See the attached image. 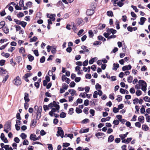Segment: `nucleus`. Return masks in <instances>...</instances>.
<instances>
[{
  "label": "nucleus",
  "mask_w": 150,
  "mask_h": 150,
  "mask_svg": "<svg viewBox=\"0 0 150 150\" xmlns=\"http://www.w3.org/2000/svg\"><path fill=\"white\" fill-rule=\"evenodd\" d=\"M34 109L37 111L36 115L35 118H34L32 121L30 125L35 127L36 124L41 117V114L42 111V107L41 106L38 107L37 105L35 106Z\"/></svg>",
  "instance_id": "nucleus-1"
},
{
  "label": "nucleus",
  "mask_w": 150,
  "mask_h": 150,
  "mask_svg": "<svg viewBox=\"0 0 150 150\" xmlns=\"http://www.w3.org/2000/svg\"><path fill=\"white\" fill-rule=\"evenodd\" d=\"M52 107L51 108V111L49 113V115L51 117L53 116L54 112H59V110L60 108L59 105L57 104L54 101L52 103Z\"/></svg>",
  "instance_id": "nucleus-2"
},
{
  "label": "nucleus",
  "mask_w": 150,
  "mask_h": 150,
  "mask_svg": "<svg viewBox=\"0 0 150 150\" xmlns=\"http://www.w3.org/2000/svg\"><path fill=\"white\" fill-rule=\"evenodd\" d=\"M11 122L10 121H8L4 125V131L6 133H8V132L11 130Z\"/></svg>",
  "instance_id": "nucleus-3"
},
{
  "label": "nucleus",
  "mask_w": 150,
  "mask_h": 150,
  "mask_svg": "<svg viewBox=\"0 0 150 150\" xmlns=\"http://www.w3.org/2000/svg\"><path fill=\"white\" fill-rule=\"evenodd\" d=\"M139 83L140 85V87H141V89L144 92L146 90L147 84L143 80H139Z\"/></svg>",
  "instance_id": "nucleus-4"
},
{
  "label": "nucleus",
  "mask_w": 150,
  "mask_h": 150,
  "mask_svg": "<svg viewBox=\"0 0 150 150\" xmlns=\"http://www.w3.org/2000/svg\"><path fill=\"white\" fill-rule=\"evenodd\" d=\"M13 82L14 84L16 86L20 85L21 83V81L20 77L17 76L13 80Z\"/></svg>",
  "instance_id": "nucleus-5"
},
{
  "label": "nucleus",
  "mask_w": 150,
  "mask_h": 150,
  "mask_svg": "<svg viewBox=\"0 0 150 150\" xmlns=\"http://www.w3.org/2000/svg\"><path fill=\"white\" fill-rule=\"evenodd\" d=\"M64 131L61 127L58 128V131L57 134V137L60 136L62 138L64 137Z\"/></svg>",
  "instance_id": "nucleus-6"
},
{
  "label": "nucleus",
  "mask_w": 150,
  "mask_h": 150,
  "mask_svg": "<svg viewBox=\"0 0 150 150\" xmlns=\"http://www.w3.org/2000/svg\"><path fill=\"white\" fill-rule=\"evenodd\" d=\"M117 4L119 7H121L124 4V3L119 1L118 0H116L114 1L113 5L114 6H115Z\"/></svg>",
  "instance_id": "nucleus-7"
},
{
  "label": "nucleus",
  "mask_w": 150,
  "mask_h": 150,
  "mask_svg": "<svg viewBox=\"0 0 150 150\" xmlns=\"http://www.w3.org/2000/svg\"><path fill=\"white\" fill-rule=\"evenodd\" d=\"M52 103H50L48 105H44L43 106L44 110L46 111V110H49L50 108V109L52 108Z\"/></svg>",
  "instance_id": "nucleus-8"
},
{
  "label": "nucleus",
  "mask_w": 150,
  "mask_h": 150,
  "mask_svg": "<svg viewBox=\"0 0 150 150\" xmlns=\"http://www.w3.org/2000/svg\"><path fill=\"white\" fill-rule=\"evenodd\" d=\"M94 12L93 9H89L87 10L86 12V15L88 16H91Z\"/></svg>",
  "instance_id": "nucleus-9"
},
{
  "label": "nucleus",
  "mask_w": 150,
  "mask_h": 150,
  "mask_svg": "<svg viewBox=\"0 0 150 150\" xmlns=\"http://www.w3.org/2000/svg\"><path fill=\"white\" fill-rule=\"evenodd\" d=\"M0 138L1 140L5 143H7L8 141L6 138L5 137V136L4 133H2L1 134Z\"/></svg>",
  "instance_id": "nucleus-10"
},
{
  "label": "nucleus",
  "mask_w": 150,
  "mask_h": 150,
  "mask_svg": "<svg viewBox=\"0 0 150 150\" xmlns=\"http://www.w3.org/2000/svg\"><path fill=\"white\" fill-rule=\"evenodd\" d=\"M24 96V98L25 101V102L28 103L30 100L29 98V94L28 93H25Z\"/></svg>",
  "instance_id": "nucleus-11"
},
{
  "label": "nucleus",
  "mask_w": 150,
  "mask_h": 150,
  "mask_svg": "<svg viewBox=\"0 0 150 150\" xmlns=\"http://www.w3.org/2000/svg\"><path fill=\"white\" fill-rule=\"evenodd\" d=\"M131 66L130 65L125 66L122 67V70L123 71H125L126 70H130L131 69Z\"/></svg>",
  "instance_id": "nucleus-12"
},
{
  "label": "nucleus",
  "mask_w": 150,
  "mask_h": 150,
  "mask_svg": "<svg viewBox=\"0 0 150 150\" xmlns=\"http://www.w3.org/2000/svg\"><path fill=\"white\" fill-rule=\"evenodd\" d=\"M68 91L70 93L71 95L72 96H73L74 95L77 96V94L76 93V91L74 90L73 89H69L68 90Z\"/></svg>",
  "instance_id": "nucleus-13"
},
{
  "label": "nucleus",
  "mask_w": 150,
  "mask_h": 150,
  "mask_svg": "<svg viewBox=\"0 0 150 150\" xmlns=\"http://www.w3.org/2000/svg\"><path fill=\"white\" fill-rule=\"evenodd\" d=\"M142 128L143 130L145 131H148L149 129L148 126L145 124L142 125Z\"/></svg>",
  "instance_id": "nucleus-14"
},
{
  "label": "nucleus",
  "mask_w": 150,
  "mask_h": 150,
  "mask_svg": "<svg viewBox=\"0 0 150 150\" xmlns=\"http://www.w3.org/2000/svg\"><path fill=\"white\" fill-rule=\"evenodd\" d=\"M146 20V18L144 17L141 18L140 21L139 22V24L142 25H143Z\"/></svg>",
  "instance_id": "nucleus-15"
},
{
  "label": "nucleus",
  "mask_w": 150,
  "mask_h": 150,
  "mask_svg": "<svg viewBox=\"0 0 150 150\" xmlns=\"http://www.w3.org/2000/svg\"><path fill=\"white\" fill-rule=\"evenodd\" d=\"M144 117L143 116H139L138 117V121H139L141 123H143L144 122Z\"/></svg>",
  "instance_id": "nucleus-16"
},
{
  "label": "nucleus",
  "mask_w": 150,
  "mask_h": 150,
  "mask_svg": "<svg viewBox=\"0 0 150 150\" xmlns=\"http://www.w3.org/2000/svg\"><path fill=\"white\" fill-rule=\"evenodd\" d=\"M108 31L110 33V34L112 33V35H113L116 33L117 31L113 29H108Z\"/></svg>",
  "instance_id": "nucleus-17"
},
{
  "label": "nucleus",
  "mask_w": 150,
  "mask_h": 150,
  "mask_svg": "<svg viewBox=\"0 0 150 150\" xmlns=\"http://www.w3.org/2000/svg\"><path fill=\"white\" fill-rule=\"evenodd\" d=\"M36 136L34 134H31L30 137V140L35 141L36 138Z\"/></svg>",
  "instance_id": "nucleus-18"
},
{
  "label": "nucleus",
  "mask_w": 150,
  "mask_h": 150,
  "mask_svg": "<svg viewBox=\"0 0 150 150\" xmlns=\"http://www.w3.org/2000/svg\"><path fill=\"white\" fill-rule=\"evenodd\" d=\"M95 88L97 91L100 90L101 89V86L98 83H97L95 86Z\"/></svg>",
  "instance_id": "nucleus-19"
},
{
  "label": "nucleus",
  "mask_w": 150,
  "mask_h": 150,
  "mask_svg": "<svg viewBox=\"0 0 150 150\" xmlns=\"http://www.w3.org/2000/svg\"><path fill=\"white\" fill-rule=\"evenodd\" d=\"M114 139V136L112 135H111L108 138V141L109 142H111L113 141Z\"/></svg>",
  "instance_id": "nucleus-20"
},
{
  "label": "nucleus",
  "mask_w": 150,
  "mask_h": 150,
  "mask_svg": "<svg viewBox=\"0 0 150 150\" xmlns=\"http://www.w3.org/2000/svg\"><path fill=\"white\" fill-rule=\"evenodd\" d=\"M119 65L118 64L114 63L113 64V67L112 68V69L113 70H116L119 67Z\"/></svg>",
  "instance_id": "nucleus-21"
},
{
  "label": "nucleus",
  "mask_w": 150,
  "mask_h": 150,
  "mask_svg": "<svg viewBox=\"0 0 150 150\" xmlns=\"http://www.w3.org/2000/svg\"><path fill=\"white\" fill-rule=\"evenodd\" d=\"M146 106L145 105H142V107L140 109V112L142 114H143L145 112V108Z\"/></svg>",
  "instance_id": "nucleus-22"
},
{
  "label": "nucleus",
  "mask_w": 150,
  "mask_h": 150,
  "mask_svg": "<svg viewBox=\"0 0 150 150\" xmlns=\"http://www.w3.org/2000/svg\"><path fill=\"white\" fill-rule=\"evenodd\" d=\"M7 71L6 70L2 68H0V74L3 75L5 74Z\"/></svg>",
  "instance_id": "nucleus-23"
},
{
  "label": "nucleus",
  "mask_w": 150,
  "mask_h": 150,
  "mask_svg": "<svg viewBox=\"0 0 150 150\" xmlns=\"http://www.w3.org/2000/svg\"><path fill=\"white\" fill-rule=\"evenodd\" d=\"M3 30L4 33L6 34H7L9 32L8 28L6 27L5 26H4L3 28Z\"/></svg>",
  "instance_id": "nucleus-24"
},
{
  "label": "nucleus",
  "mask_w": 150,
  "mask_h": 150,
  "mask_svg": "<svg viewBox=\"0 0 150 150\" xmlns=\"http://www.w3.org/2000/svg\"><path fill=\"white\" fill-rule=\"evenodd\" d=\"M128 132H127L125 134H121L119 135V137L121 138V139H124L128 134Z\"/></svg>",
  "instance_id": "nucleus-25"
},
{
  "label": "nucleus",
  "mask_w": 150,
  "mask_h": 150,
  "mask_svg": "<svg viewBox=\"0 0 150 150\" xmlns=\"http://www.w3.org/2000/svg\"><path fill=\"white\" fill-rule=\"evenodd\" d=\"M55 16L56 15L55 14H50V19L53 21H54L55 20Z\"/></svg>",
  "instance_id": "nucleus-26"
},
{
  "label": "nucleus",
  "mask_w": 150,
  "mask_h": 150,
  "mask_svg": "<svg viewBox=\"0 0 150 150\" xmlns=\"http://www.w3.org/2000/svg\"><path fill=\"white\" fill-rule=\"evenodd\" d=\"M1 54L2 56L6 58H8L10 55V54L8 53L3 52L1 53Z\"/></svg>",
  "instance_id": "nucleus-27"
},
{
  "label": "nucleus",
  "mask_w": 150,
  "mask_h": 150,
  "mask_svg": "<svg viewBox=\"0 0 150 150\" xmlns=\"http://www.w3.org/2000/svg\"><path fill=\"white\" fill-rule=\"evenodd\" d=\"M28 57L29 59V61L30 62H32L34 59V57L33 56H32L31 54H29L28 56Z\"/></svg>",
  "instance_id": "nucleus-28"
},
{
  "label": "nucleus",
  "mask_w": 150,
  "mask_h": 150,
  "mask_svg": "<svg viewBox=\"0 0 150 150\" xmlns=\"http://www.w3.org/2000/svg\"><path fill=\"white\" fill-rule=\"evenodd\" d=\"M20 136L23 139H25L27 137L26 135L24 133H22L20 135Z\"/></svg>",
  "instance_id": "nucleus-29"
},
{
  "label": "nucleus",
  "mask_w": 150,
  "mask_h": 150,
  "mask_svg": "<svg viewBox=\"0 0 150 150\" xmlns=\"http://www.w3.org/2000/svg\"><path fill=\"white\" fill-rule=\"evenodd\" d=\"M107 14L109 16H113V12L111 11H108L107 12Z\"/></svg>",
  "instance_id": "nucleus-30"
},
{
  "label": "nucleus",
  "mask_w": 150,
  "mask_h": 150,
  "mask_svg": "<svg viewBox=\"0 0 150 150\" xmlns=\"http://www.w3.org/2000/svg\"><path fill=\"white\" fill-rule=\"evenodd\" d=\"M89 130V129L88 128H87V129H83V130H81L79 131V132L80 133H85V132H88Z\"/></svg>",
  "instance_id": "nucleus-31"
},
{
  "label": "nucleus",
  "mask_w": 150,
  "mask_h": 150,
  "mask_svg": "<svg viewBox=\"0 0 150 150\" xmlns=\"http://www.w3.org/2000/svg\"><path fill=\"white\" fill-rule=\"evenodd\" d=\"M38 40L37 38L35 36H34L33 38H31L30 39V42H35Z\"/></svg>",
  "instance_id": "nucleus-32"
},
{
  "label": "nucleus",
  "mask_w": 150,
  "mask_h": 150,
  "mask_svg": "<svg viewBox=\"0 0 150 150\" xmlns=\"http://www.w3.org/2000/svg\"><path fill=\"white\" fill-rule=\"evenodd\" d=\"M135 108L136 111H135V113H139V110L140 109L139 107L137 105H136L135 106Z\"/></svg>",
  "instance_id": "nucleus-33"
},
{
  "label": "nucleus",
  "mask_w": 150,
  "mask_h": 150,
  "mask_svg": "<svg viewBox=\"0 0 150 150\" xmlns=\"http://www.w3.org/2000/svg\"><path fill=\"white\" fill-rule=\"evenodd\" d=\"M98 38L99 40H102L103 42L105 41L106 40V39L102 36H98Z\"/></svg>",
  "instance_id": "nucleus-34"
},
{
  "label": "nucleus",
  "mask_w": 150,
  "mask_h": 150,
  "mask_svg": "<svg viewBox=\"0 0 150 150\" xmlns=\"http://www.w3.org/2000/svg\"><path fill=\"white\" fill-rule=\"evenodd\" d=\"M83 70L85 72L88 71V72H89L90 70V67H88V68L84 67L83 68Z\"/></svg>",
  "instance_id": "nucleus-35"
},
{
  "label": "nucleus",
  "mask_w": 150,
  "mask_h": 150,
  "mask_svg": "<svg viewBox=\"0 0 150 150\" xmlns=\"http://www.w3.org/2000/svg\"><path fill=\"white\" fill-rule=\"evenodd\" d=\"M138 99L136 98L134 99L133 100V103L134 105H135L137 104L138 103Z\"/></svg>",
  "instance_id": "nucleus-36"
},
{
  "label": "nucleus",
  "mask_w": 150,
  "mask_h": 150,
  "mask_svg": "<svg viewBox=\"0 0 150 150\" xmlns=\"http://www.w3.org/2000/svg\"><path fill=\"white\" fill-rule=\"evenodd\" d=\"M27 24V23L23 21H21L20 23V25H21L23 27L25 28Z\"/></svg>",
  "instance_id": "nucleus-37"
},
{
  "label": "nucleus",
  "mask_w": 150,
  "mask_h": 150,
  "mask_svg": "<svg viewBox=\"0 0 150 150\" xmlns=\"http://www.w3.org/2000/svg\"><path fill=\"white\" fill-rule=\"evenodd\" d=\"M81 48L84 50V52H88V49L84 45H82L81 47Z\"/></svg>",
  "instance_id": "nucleus-38"
},
{
  "label": "nucleus",
  "mask_w": 150,
  "mask_h": 150,
  "mask_svg": "<svg viewBox=\"0 0 150 150\" xmlns=\"http://www.w3.org/2000/svg\"><path fill=\"white\" fill-rule=\"evenodd\" d=\"M83 22V20L81 18H78L77 19V24L78 25H80Z\"/></svg>",
  "instance_id": "nucleus-39"
},
{
  "label": "nucleus",
  "mask_w": 150,
  "mask_h": 150,
  "mask_svg": "<svg viewBox=\"0 0 150 150\" xmlns=\"http://www.w3.org/2000/svg\"><path fill=\"white\" fill-rule=\"evenodd\" d=\"M122 96L119 95L117 96V98L116 99V100H117L118 102H119L122 101Z\"/></svg>",
  "instance_id": "nucleus-40"
},
{
  "label": "nucleus",
  "mask_w": 150,
  "mask_h": 150,
  "mask_svg": "<svg viewBox=\"0 0 150 150\" xmlns=\"http://www.w3.org/2000/svg\"><path fill=\"white\" fill-rule=\"evenodd\" d=\"M5 24V22L4 21H1L0 23V29L3 28Z\"/></svg>",
  "instance_id": "nucleus-41"
},
{
  "label": "nucleus",
  "mask_w": 150,
  "mask_h": 150,
  "mask_svg": "<svg viewBox=\"0 0 150 150\" xmlns=\"http://www.w3.org/2000/svg\"><path fill=\"white\" fill-rule=\"evenodd\" d=\"M31 75L30 74L27 73L25 74L23 77V79H27Z\"/></svg>",
  "instance_id": "nucleus-42"
},
{
  "label": "nucleus",
  "mask_w": 150,
  "mask_h": 150,
  "mask_svg": "<svg viewBox=\"0 0 150 150\" xmlns=\"http://www.w3.org/2000/svg\"><path fill=\"white\" fill-rule=\"evenodd\" d=\"M96 4L95 2H93L91 3V7L92 8H93L95 9L96 7Z\"/></svg>",
  "instance_id": "nucleus-43"
},
{
  "label": "nucleus",
  "mask_w": 150,
  "mask_h": 150,
  "mask_svg": "<svg viewBox=\"0 0 150 150\" xmlns=\"http://www.w3.org/2000/svg\"><path fill=\"white\" fill-rule=\"evenodd\" d=\"M19 52L20 53L23 54L25 52L24 48L23 47H21L19 49Z\"/></svg>",
  "instance_id": "nucleus-44"
},
{
  "label": "nucleus",
  "mask_w": 150,
  "mask_h": 150,
  "mask_svg": "<svg viewBox=\"0 0 150 150\" xmlns=\"http://www.w3.org/2000/svg\"><path fill=\"white\" fill-rule=\"evenodd\" d=\"M98 92L97 91H95L93 94V97L94 98H97L98 95Z\"/></svg>",
  "instance_id": "nucleus-45"
},
{
  "label": "nucleus",
  "mask_w": 150,
  "mask_h": 150,
  "mask_svg": "<svg viewBox=\"0 0 150 150\" xmlns=\"http://www.w3.org/2000/svg\"><path fill=\"white\" fill-rule=\"evenodd\" d=\"M132 77L131 76H129L127 78V81L129 83H131L132 82Z\"/></svg>",
  "instance_id": "nucleus-46"
},
{
  "label": "nucleus",
  "mask_w": 150,
  "mask_h": 150,
  "mask_svg": "<svg viewBox=\"0 0 150 150\" xmlns=\"http://www.w3.org/2000/svg\"><path fill=\"white\" fill-rule=\"evenodd\" d=\"M94 59H96V60L97 59L96 57H95L93 58L92 59H90L89 61V64H91L93 63L94 62Z\"/></svg>",
  "instance_id": "nucleus-47"
},
{
  "label": "nucleus",
  "mask_w": 150,
  "mask_h": 150,
  "mask_svg": "<svg viewBox=\"0 0 150 150\" xmlns=\"http://www.w3.org/2000/svg\"><path fill=\"white\" fill-rule=\"evenodd\" d=\"M66 113L63 112H61L60 115V117L61 118H64L66 117Z\"/></svg>",
  "instance_id": "nucleus-48"
},
{
  "label": "nucleus",
  "mask_w": 150,
  "mask_h": 150,
  "mask_svg": "<svg viewBox=\"0 0 150 150\" xmlns=\"http://www.w3.org/2000/svg\"><path fill=\"white\" fill-rule=\"evenodd\" d=\"M136 94L137 96H139L142 94V91L139 90H137L136 92Z\"/></svg>",
  "instance_id": "nucleus-49"
},
{
  "label": "nucleus",
  "mask_w": 150,
  "mask_h": 150,
  "mask_svg": "<svg viewBox=\"0 0 150 150\" xmlns=\"http://www.w3.org/2000/svg\"><path fill=\"white\" fill-rule=\"evenodd\" d=\"M70 145V144L69 143H64L63 144V147H66L69 146Z\"/></svg>",
  "instance_id": "nucleus-50"
},
{
  "label": "nucleus",
  "mask_w": 150,
  "mask_h": 150,
  "mask_svg": "<svg viewBox=\"0 0 150 150\" xmlns=\"http://www.w3.org/2000/svg\"><path fill=\"white\" fill-rule=\"evenodd\" d=\"M110 35V33L108 31V30L107 33H105L103 34V35H104V36L106 38H108V37Z\"/></svg>",
  "instance_id": "nucleus-51"
},
{
  "label": "nucleus",
  "mask_w": 150,
  "mask_h": 150,
  "mask_svg": "<svg viewBox=\"0 0 150 150\" xmlns=\"http://www.w3.org/2000/svg\"><path fill=\"white\" fill-rule=\"evenodd\" d=\"M76 112L77 113H80L82 112V110L78 108H76Z\"/></svg>",
  "instance_id": "nucleus-52"
},
{
  "label": "nucleus",
  "mask_w": 150,
  "mask_h": 150,
  "mask_svg": "<svg viewBox=\"0 0 150 150\" xmlns=\"http://www.w3.org/2000/svg\"><path fill=\"white\" fill-rule=\"evenodd\" d=\"M88 108H85L83 110V112L86 114H88Z\"/></svg>",
  "instance_id": "nucleus-53"
},
{
  "label": "nucleus",
  "mask_w": 150,
  "mask_h": 150,
  "mask_svg": "<svg viewBox=\"0 0 150 150\" xmlns=\"http://www.w3.org/2000/svg\"><path fill=\"white\" fill-rule=\"evenodd\" d=\"M135 125L136 127L139 128H140L141 127V124L139 122H136L135 124Z\"/></svg>",
  "instance_id": "nucleus-54"
},
{
  "label": "nucleus",
  "mask_w": 150,
  "mask_h": 150,
  "mask_svg": "<svg viewBox=\"0 0 150 150\" xmlns=\"http://www.w3.org/2000/svg\"><path fill=\"white\" fill-rule=\"evenodd\" d=\"M112 109L113 111L115 113H116L119 111V109L118 108H117L116 107H114Z\"/></svg>",
  "instance_id": "nucleus-55"
},
{
  "label": "nucleus",
  "mask_w": 150,
  "mask_h": 150,
  "mask_svg": "<svg viewBox=\"0 0 150 150\" xmlns=\"http://www.w3.org/2000/svg\"><path fill=\"white\" fill-rule=\"evenodd\" d=\"M132 8L134 10L135 12H138V10L136 6H134L133 5L131 6Z\"/></svg>",
  "instance_id": "nucleus-56"
},
{
  "label": "nucleus",
  "mask_w": 150,
  "mask_h": 150,
  "mask_svg": "<svg viewBox=\"0 0 150 150\" xmlns=\"http://www.w3.org/2000/svg\"><path fill=\"white\" fill-rule=\"evenodd\" d=\"M113 124L115 125H117L119 124V121L117 120H114L113 121Z\"/></svg>",
  "instance_id": "nucleus-57"
},
{
  "label": "nucleus",
  "mask_w": 150,
  "mask_h": 150,
  "mask_svg": "<svg viewBox=\"0 0 150 150\" xmlns=\"http://www.w3.org/2000/svg\"><path fill=\"white\" fill-rule=\"evenodd\" d=\"M74 110L73 108H70L68 111V113L70 115H72L74 112Z\"/></svg>",
  "instance_id": "nucleus-58"
},
{
  "label": "nucleus",
  "mask_w": 150,
  "mask_h": 150,
  "mask_svg": "<svg viewBox=\"0 0 150 150\" xmlns=\"http://www.w3.org/2000/svg\"><path fill=\"white\" fill-rule=\"evenodd\" d=\"M15 49V48L14 47H11L10 48H9L8 49V51L9 52H12L13 50Z\"/></svg>",
  "instance_id": "nucleus-59"
},
{
  "label": "nucleus",
  "mask_w": 150,
  "mask_h": 150,
  "mask_svg": "<svg viewBox=\"0 0 150 150\" xmlns=\"http://www.w3.org/2000/svg\"><path fill=\"white\" fill-rule=\"evenodd\" d=\"M88 64V60H85L83 63L82 65L83 66H87Z\"/></svg>",
  "instance_id": "nucleus-60"
},
{
  "label": "nucleus",
  "mask_w": 150,
  "mask_h": 150,
  "mask_svg": "<svg viewBox=\"0 0 150 150\" xmlns=\"http://www.w3.org/2000/svg\"><path fill=\"white\" fill-rule=\"evenodd\" d=\"M24 15L23 13L22 12H20L17 14V16L19 18H20L23 16Z\"/></svg>",
  "instance_id": "nucleus-61"
},
{
  "label": "nucleus",
  "mask_w": 150,
  "mask_h": 150,
  "mask_svg": "<svg viewBox=\"0 0 150 150\" xmlns=\"http://www.w3.org/2000/svg\"><path fill=\"white\" fill-rule=\"evenodd\" d=\"M24 107L25 109L27 110L29 107V104L28 103L25 102L24 104Z\"/></svg>",
  "instance_id": "nucleus-62"
},
{
  "label": "nucleus",
  "mask_w": 150,
  "mask_h": 150,
  "mask_svg": "<svg viewBox=\"0 0 150 150\" xmlns=\"http://www.w3.org/2000/svg\"><path fill=\"white\" fill-rule=\"evenodd\" d=\"M48 148L49 150H52L53 149V147L51 144H48Z\"/></svg>",
  "instance_id": "nucleus-63"
},
{
  "label": "nucleus",
  "mask_w": 150,
  "mask_h": 150,
  "mask_svg": "<svg viewBox=\"0 0 150 150\" xmlns=\"http://www.w3.org/2000/svg\"><path fill=\"white\" fill-rule=\"evenodd\" d=\"M124 105L123 104H121L118 105V108L119 109H121L124 108Z\"/></svg>",
  "instance_id": "nucleus-64"
}]
</instances>
